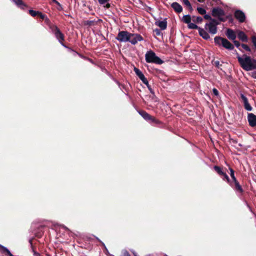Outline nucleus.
I'll list each match as a JSON object with an SVG mask.
<instances>
[{"mask_svg": "<svg viewBox=\"0 0 256 256\" xmlns=\"http://www.w3.org/2000/svg\"><path fill=\"white\" fill-rule=\"evenodd\" d=\"M238 61L241 67L246 71L256 70V60L251 58L246 55L242 57L238 56Z\"/></svg>", "mask_w": 256, "mask_h": 256, "instance_id": "obj_1", "label": "nucleus"}, {"mask_svg": "<svg viewBox=\"0 0 256 256\" xmlns=\"http://www.w3.org/2000/svg\"><path fill=\"white\" fill-rule=\"evenodd\" d=\"M216 44L219 46H222L228 50H232L234 48L233 45L226 38L220 36H216L214 38Z\"/></svg>", "mask_w": 256, "mask_h": 256, "instance_id": "obj_2", "label": "nucleus"}, {"mask_svg": "<svg viewBox=\"0 0 256 256\" xmlns=\"http://www.w3.org/2000/svg\"><path fill=\"white\" fill-rule=\"evenodd\" d=\"M146 60L148 63H155L162 64V61L157 56L155 53L151 50L148 52L146 54Z\"/></svg>", "mask_w": 256, "mask_h": 256, "instance_id": "obj_3", "label": "nucleus"}, {"mask_svg": "<svg viewBox=\"0 0 256 256\" xmlns=\"http://www.w3.org/2000/svg\"><path fill=\"white\" fill-rule=\"evenodd\" d=\"M218 24V22L216 20L212 19L210 22L206 24L205 28L206 30H208L210 34H214L217 32L216 26Z\"/></svg>", "mask_w": 256, "mask_h": 256, "instance_id": "obj_4", "label": "nucleus"}, {"mask_svg": "<svg viewBox=\"0 0 256 256\" xmlns=\"http://www.w3.org/2000/svg\"><path fill=\"white\" fill-rule=\"evenodd\" d=\"M130 34V33L127 31H120L118 32L116 39L120 42H128Z\"/></svg>", "mask_w": 256, "mask_h": 256, "instance_id": "obj_5", "label": "nucleus"}, {"mask_svg": "<svg viewBox=\"0 0 256 256\" xmlns=\"http://www.w3.org/2000/svg\"><path fill=\"white\" fill-rule=\"evenodd\" d=\"M212 14L213 16L218 18L220 21L224 20L222 18V16L224 15V12L220 8H213L212 10Z\"/></svg>", "mask_w": 256, "mask_h": 256, "instance_id": "obj_6", "label": "nucleus"}, {"mask_svg": "<svg viewBox=\"0 0 256 256\" xmlns=\"http://www.w3.org/2000/svg\"><path fill=\"white\" fill-rule=\"evenodd\" d=\"M129 39L130 40H128V42H130L132 44H135L138 42L142 40V38L140 35L138 34L130 33V36H129Z\"/></svg>", "mask_w": 256, "mask_h": 256, "instance_id": "obj_7", "label": "nucleus"}, {"mask_svg": "<svg viewBox=\"0 0 256 256\" xmlns=\"http://www.w3.org/2000/svg\"><path fill=\"white\" fill-rule=\"evenodd\" d=\"M234 16L240 22H244L246 18L244 14L240 10H236L234 13Z\"/></svg>", "mask_w": 256, "mask_h": 256, "instance_id": "obj_8", "label": "nucleus"}, {"mask_svg": "<svg viewBox=\"0 0 256 256\" xmlns=\"http://www.w3.org/2000/svg\"><path fill=\"white\" fill-rule=\"evenodd\" d=\"M240 98L243 101L245 109L248 111H251L252 110V107L248 103L247 98L242 94H240Z\"/></svg>", "mask_w": 256, "mask_h": 256, "instance_id": "obj_9", "label": "nucleus"}, {"mask_svg": "<svg viewBox=\"0 0 256 256\" xmlns=\"http://www.w3.org/2000/svg\"><path fill=\"white\" fill-rule=\"evenodd\" d=\"M248 120L249 124L252 126H256V116L254 114L250 113L248 114Z\"/></svg>", "mask_w": 256, "mask_h": 256, "instance_id": "obj_10", "label": "nucleus"}, {"mask_svg": "<svg viewBox=\"0 0 256 256\" xmlns=\"http://www.w3.org/2000/svg\"><path fill=\"white\" fill-rule=\"evenodd\" d=\"M54 33L55 36H56L57 39L58 40V41L60 43L62 44V42L64 40V35L60 32V30L57 27H56V28L54 30Z\"/></svg>", "mask_w": 256, "mask_h": 256, "instance_id": "obj_11", "label": "nucleus"}, {"mask_svg": "<svg viewBox=\"0 0 256 256\" xmlns=\"http://www.w3.org/2000/svg\"><path fill=\"white\" fill-rule=\"evenodd\" d=\"M226 35L228 38L233 40H234L236 37L235 32L233 30L230 28L227 29Z\"/></svg>", "mask_w": 256, "mask_h": 256, "instance_id": "obj_12", "label": "nucleus"}, {"mask_svg": "<svg viewBox=\"0 0 256 256\" xmlns=\"http://www.w3.org/2000/svg\"><path fill=\"white\" fill-rule=\"evenodd\" d=\"M198 30L200 35L202 37V38L205 40L210 38L209 34L204 29L199 28Z\"/></svg>", "mask_w": 256, "mask_h": 256, "instance_id": "obj_13", "label": "nucleus"}, {"mask_svg": "<svg viewBox=\"0 0 256 256\" xmlns=\"http://www.w3.org/2000/svg\"><path fill=\"white\" fill-rule=\"evenodd\" d=\"M155 24L158 26L161 30H164L166 29L167 26V22L166 20H158L156 21L155 23Z\"/></svg>", "mask_w": 256, "mask_h": 256, "instance_id": "obj_14", "label": "nucleus"}, {"mask_svg": "<svg viewBox=\"0 0 256 256\" xmlns=\"http://www.w3.org/2000/svg\"><path fill=\"white\" fill-rule=\"evenodd\" d=\"M172 7L177 12L179 13L182 12V6L178 2H174L172 4Z\"/></svg>", "mask_w": 256, "mask_h": 256, "instance_id": "obj_15", "label": "nucleus"}, {"mask_svg": "<svg viewBox=\"0 0 256 256\" xmlns=\"http://www.w3.org/2000/svg\"><path fill=\"white\" fill-rule=\"evenodd\" d=\"M140 114L146 120H153L154 118L147 112L144 111H139Z\"/></svg>", "mask_w": 256, "mask_h": 256, "instance_id": "obj_16", "label": "nucleus"}, {"mask_svg": "<svg viewBox=\"0 0 256 256\" xmlns=\"http://www.w3.org/2000/svg\"><path fill=\"white\" fill-rule=\"evenodd\" d=\"M238 38L242 42H246L248 41V38L244 32L242 31L238 32Z\"/></svg>", "mask_w": 256, "mask_h": 256, "instance_id": "obj_17", "label": "nucleus"}, {"mask_svg": "<svg viewBox=\"0 0 256 256\" xmlns=\"http://www.w3.org/2000/svg\"><path fill=\"white\" fill-rule=\"evenodd\" d=\"M182 20L184 22L188 24L191 22V18L189 15L184 16L182 18Z\"/></svg>", "mask_w": 256, "mask_h": 256, "instance_id": "obj_18", "label": "nucleus"}, {"mask_svg": "<svg viewBox=\"0 0 256 256\" xmlns=\"http://www.w3.org/2000/svg\"><path fill=\"white\" fill-rule=\"evenodd\" d=\"M134 72H136V74H137V76L139 77V78H144V74H143L142 72L139 70L138 68H134Z\"/></svg>", "mask_w": 256, "mask_h": 256, "instance_id": "obj_19", "label": "nucleus"}, {"mask_svg": "<svg viewBox=\"0 0 256 256\" xmlns=\"http://www.w3.org/2000/svg\"><path fill=\"white\" fill-rule=\"evenodd\" d=\"M234 182L235 184L236 189L237 190L239 191L240 192H242V189L240 184H239V183L237 181V180H234Z\"/></svg>", "mask_w": 256, "mask_h": 256, "instance_id": "obj_20", "label": "nucleus"}, {"mask_svg": "<svg viewBox=\"0 0 256 256\" xmlns=\"http://www.w3.org/2000/svg\"><path fill=\"white\" fill-rule=\"evenodd\" d=\"M0 248L3 250L4 252H6L9 256H14L6 248L0 244Z\"/></svg>", "mask_w": 256, "mask_h": 256, "instance_id": "obj_21", "label": "nucleus"}, {"mask_svg": "<svg viewBox=\"0 0 256 256\" xmlns=\"http://www.w3.org/2000/svg\"><path fill=\"white\" fill-rule=\"evenodd\" d=\"M188 28L190 29H196L198 30V27L194 24L192 23L191 22L188 24Z\"/></svg>", "mask_w": 256, "mask_h": 256, "instance_id": "obj_22", "label": "nucleus"}, {"mask_svg": "<svg viewBox=\"0 0 256 256\" xmlns=\"http://www.w3.org/2000/svg\"><path fill=\"white\" fill-rule=\"evenodd\" d=\"M13 2L18 6H24V4L22 0H12Z\"/></svg>", "mask_w": 256, "mask_h": 256, "instance_id": "obj_23", "label": "nucleus"}, {"mask_svg": "<svg viewBox=\"0 0 256 256\" xmlns=\"http://www.w3.org/2000/svg\"><path fill=\"white\" fill-rule=\"evenodd\" d=\"M197 10L198 12L201 14H204L206 13V10L202 8L198 7L197 8Z\"/></svg>", "mask_w": 256, "mask_h": 256, "instance_id": "obj_24", "label": "nucleus"}, {"mask_svg": "<svg viewBox=\"0 0 256 256\" xmlns=\"http://www.w3.org/2000/svg\"><path fill=\"white\" fill-rule=\"evenodd\" d=\"M29 13L32 16H35L36 15H38V14H39V12H36V11H34L33 10H30Z\"/></svg>", "mask_w": 256, "mask_h": 256, "instance_id": "obj_25", "label": "nucleus"}, {"mask_svg": "<svg viewBox=\"0 0 256 256\" xmlns=\"http://www.w3.org/2000/svg\"><path fill=\"white\" fill-rule=\"evenodd\" d=\"M214 169L216 171V172L219 174H220L222 175V174H224V172L221 170L220 168L218 166H215L214 167Z\"/></svg>", "mask_w": 256, "mask_h": 256, "instance_id": "obj_26", "label": "nucleus"}, {"mask_svg": "<svg viewBox=\"0 0 256 256\" xmlns=\"http://www.w3.org/2000/svg\"><path fill=\"white\" fill-rule=\"evenodd\" d=\"M230 175L232 179L234 181L236 180V177L234 176V170L232 168H230Z\"/></svg>", "mask_w": 256, "mask_h": 256, "instance_id": "obj_27", "label": "nucleus"}, {"mask_svg": "<svg viewBox=\"0 0 256 256\" xmlns=\"http://www.w3.org/2000/svg\"><path fill=\"white\" fill-rule=\"evenodd\" d=\"M242 47L245 50L250 52V48L246 44H242L241 45Z\"/></svg>", "mask_w": 256, "mask_h": 256, "instance_id": "obj_28", "label": "nucleus"}, {"mask_svg": "<svg viewBox=\"0 0 256 256\" xmlns=\"http://www.w3.org/2000/svg\"><path fill=\"white\" fill-rule=\"evenodd\" d=\"M51 1H52V2H53L57 4L58 6V9L60 10L62 8L61 5L60 4V3L58 1H56V0H51Z\"/></svg>", "mask_w": 256, "mask_h": 256, "instance_id": "obj_29", "label": "nucleus"}, {"mask_svg": "<svg viewBox=\"0 0 256 256\" xmlns=\"http://www.w3.org/2000/svg\"><path fill=\"white\" fill-rule=\"evenodd\" d=\"M140 79L142 80V82L144 84H146L147 86H148V81L146 80V78L144 77V78H140Z\"/></svg>", "mask_w": 256, "mask_h": 256, "instance_id": "obj_30", "label": "nucleus"}, {"mask_svg": "<svg viewBox=\"0 0 256 256\" xmlns=\"http://www.w3.org/2000/svg\"><path fill=\"white\" fill-rule=\"evenodd\" d=\"M182 2L184 4H186V6L188 7H191V5L190 2L188 0H182Z\"/></svg>", "mask_w": 256, "mask_h": 256, "instance_id": "obj_31", "label": "nucleus"}, {"mask_svg": "<svg viewBox=\"0 0 256 256\" xmlns=\"http://www.w3.org/2000/svg\"><path fill=\"white\" fill-rule=\"evenodd\" d=\"M121 256H130V254L126 250H123Z\"/></svg>", "mask_w": 256, "mask_h": 256, "instance_id": "obj_32", "label": "nucleus"}, {"mask_svg": "<svg viewBox=\"0 0 256 256\" xmlns=\"http://www.w3.org/2000/svg\"><path fill=\"white\" fill-rule=\"evenodd\" d=\"M252 42L256 48V36H253L252 38Z\"/></svg>", "mask_w": 256, "mask_h": 256, "instance_id": "obj_33", "label": "nucleus"}, {"mask_svg": "<svg viewBox=\"0 0 256 256\" xmlns=\"http://www.w3.org/2000/svg\"><path fill=\"white\" fill-rule=\"evenodd\" d=\"M98 2L101 4H104L107 3L108 0H98Z\"/></svg>", "mask_w": 256, "mask_h": 256, "instance_id": "obj_34", "label": "nucleus"}, {"mask_svg": "<svg viewBox=\"0 0 256 256\" xmlns=\"http://www.w3.org/2000/svg\"><path fill=\"white\" fill-rule=\"evenodd\" d=\"M204 18L206 20H212V19L211 16L209 14H205L204 16Z\"/></svg>", "mask_w": 256, "mask_h": 256, "instance_id": "obj_35", "label": "nucleus"}, {"mask_svg": "<svg viewBox=\"0 0 256 256\" xmlns=\"http://www.w3.org/2000/svg\"><path fill=\"white\" fill-rule=\"evenodd\" d=\"M234 43L237 48H238L240 46V42L238 41L235 40H234Z\"/></svg>", "mask_w": 256, "mask_h": 256, "instance_id": "obj_36", "label": "nucleus"}, {"mask_svg": "<svg viewBox=\"0 0 256 256\" xmlns=\"http://www.w3.org/2000/svg\"><path fill=\"white\" fill-rule=\"evenodd\" d=\"M213 93L216 96H218V90L216 88H214L212 90Z\"/></svg>", "mask_w": 256, "mask_h": 256, "instance_id": "obj_37", "label": "nucleus"}, {"mask_svg": "<svg viewBox=\"0 0 256 256\" xmlns=\"http://www.w3.org/2000/svg\"><path fill=\"white\" fill-rule=\"evenodd\" d=\"M154 32H156V34L158 36L160 34V31L158 29H156L154 30Z\"/></svg>", "mask_w": 256, "mask_h": 256, "instance_id": "obj_38", "label": "nucleus"}, {"mask_svg": "<svg viewBox=\"0 0 256 256\" xmlns=\"http://www.w3.org/2000/svg\"><path fill=\"white\" fill-rule=\"evenodd\" d=\"M251 76L252 78H256V71L252 72V74H251Z\"/></svg>", "mask_w": 256, "mask_h": 256, "instance_id": "obj_39", "label": "nucleus"}, {"mask_svg": "<svg viewBox=\"0 0 256 256\" xmlns=\"http://www.w3.org/2000/svg\"><path fill=\"white\" fill-rule=\"evenodd\" d=\"M202 20V18H201L200 16H198V17L196 18V21H197V22H200Z\"/></svg>", "mask_w": 256, "mask_h": 256, "instance_id": "obj_40", "label": "nucleus"}, {"mask_svg": "<svg viewBox=\"0 0 256 256\" xmlns=\"http://www.w3.org/2000/svg\"><path fill=\"white\" fill-rule=\"evenodd\" d=\"M38 16L42 19H44L46 17V16L44 14H43L40 12H39Z\"/></svg>", "mask_w": 256, "mask_h": 256, "instance_id": "obj_41", "label": "nucleus"}, {"mask_svg": "<svg viewBox=\"0 0 256 256\" xmlns=\"http://www.w3.org/2000/svg\"><path fill=\"white\" fill-rule=\"evenodd\" d=\"M222 175L224 176V178L228 180H229V178H228V175L226 174V173H224V174H222Z\"/></svg>", "mask_w": 256, "mask_h": 256, "instance_id": "obj_42", "label": "nucleus"}, {"mask_svg": "<svg viewBox=\"0 0 256 256\" xmlns=\"http://www.w3.org/2000/svg\"><path fill=\"white\" fill-rule=\"evenodd\" d=\"M148 90H150V92L152 93V94H154V92L153 90H152V88H150V86H149V84H148V86H147Z\"/></svg>", "mask_w": 256, "mask_h": 256, "instance_id": "obj_43", "label": "nucleus"}, {"mask_svg": "<svg viewBox=\"0 0 256 256\" xmlns=\"http://www.w3.org/2000/svg\"><path fill=\"white\" fill-rule=\"evenodd\" d=\"M134 256H138L137 254L134 251H132Z\"/></svg>", "mask_w": 256, "mask_h": 256, "instance_id": "obj_44", "label": "nucleus"}, {"mask_svg": "<svg viewBox=\"0 0 256 256\" xmlns=\"http://www.w3.org/2000/svg\"><path fill=\"white\" fill-rule=\"evenodd\" d=\"M106 6L107 8H108V7L110 6V4H106Z\"/></svg>", "mask_w": 256, "mask_h": 256, "instance_id": "obj_45", "label": "nucleus"}, {"mask_svg": "<svg viewBox=\"0 0 256 256\" xmlns=\"http://www.w3.org/2000/svg\"><path fill=\"white\" fill-rule=\"evenodd\" d=\"M198 1L199 2H203V1H202V0H198Z\"/></svg>", "mask_w": 256, "mask_h": 256, "instance_id": "obj_46", "label": "nucleus"}]
</instances>
